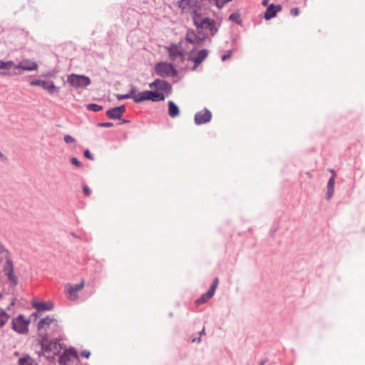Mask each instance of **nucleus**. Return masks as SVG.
Wrapping results in <instances>:
<instances>
[{
    "instance_id": "obj_1",
    "label": "nucleus",
    "mask_w": 365,
    "mask_h": 365,
    "mask_svg": "<svg viewBox=\"0 0 365 365\" xmlns=\"http://www.w3.org/2000/svg\"><path fill=\"white\" fill-rule=\"evenodd\" d=\"M193 24L198 29L207 31L211 35H215L217 31L214 19L203 16L200 11L193 16Z\"/></svg>"
},
{
    "instance_id": "obj_2",
    "label": "nucleus",
    "mask_w": 365,
    "mask_h": 365,
    "mask_svg": "<svg viewBox=\"0 0 365 365\" xmlns=\"http://www.w3.org/2000/svg\"><path fill=\"white\" fill-rule=\"evenodd\" d=\"M38 344L41 347V351L44 354L53 352L57 354L59 352V344L56 339L49 340L46 334L39 335Z\"/></svg>"
},
{
    "instance_id": "obj_3",
    "label": "nucleus",
    "mask_w": 365,
    "mask_h": 365,
    "mask_svg": "<svg viewBox=\"0 0 365 365\" xmlns=\"http://www.w3.org/2000/svg\"><path fill=\"white\" fill-rule=\"evenodd\" d=\"M165 96L160 92H153V91H145L135 93L133 92V99L135 103H141L145 101H152L153 102L163 101Z\"/></svg>"
},
{
    "instance_id": "obj_4",
    "label": "nucleus",
    "mask_w": 365,
    "mask_h": 365,
    "mask_svg": "<svg viewBox=\"0 0 365 365\" xmlns=\"http://www.w3.org/2000/svg\"><path fill=\"white\" fill-rule=\"evenodd\" d=\"M178 7L182 14H190L192 18L201 11V7L196 0H180Z\"/></svg>"
},
{
    "instance_id": "obj_5",
    "label": "nucleus",
    "mask_w": 365,
    "mask_h": 365,
    "mask_svg": "<svg viewBox=\"0 0 365 365\" xmlns=\"http://www.w3.org/2000/svg\"><path fill=\"white\" fill-rule=\"evenodd\" d=\"M67 82L76 88H84L91 84V80L88 76L74 73L68 76Z\"/></svg>"
},
{
    "instance_id": "obj_6",
    "label": "nucleus",
    "mask_w": 365,
    "mask_h": 365,
    "mask_svg": "<svg viewBox=\"0 0 365 365\" xmlns=\"http://www.w3.org/2000/svg\"><path fill=\"white\" fill-rule=\"evenodd\" d=\"M30 320L25 319L24 316L20 314L12 320V329L19 333L26 334L29 331Z\"/></svg>"
},
{
    "instance_id": "obj_7",
    "label": "nucleus",
    "mask_w": 365,
    "mask_h": 365,
    "mask_svg": "<svg viewBox=\"0 0 365 365\" xmlns=\"http://www.w3.org/2000/svg\"><path fill=\"white\" fill-rule=\"evenodd\" d=\"M155 71L157 75L164 78L175 74L173 65L165 62L158 63L155 67Z\"/></svg>"
},
{
    "instance_id": "obj_8",
    "label": "nucleus",
    "mask_w": 365,
    "mask_h": 365,
    "mask_svg": "<svg viewBox=\"0 0 365 365\" xmlns=\"http://www.w3.org/2000/svg\"><path fill=\"white\" fill-rule=\"evenodd\" d=\"M207 38L206 35L200 31L188 30L186 34V41L194 45H200Z\"/></svg>"
},
{
    "instance_id": "obj_9",
    "label": "nucleus",
    "mask_w": 365,
    "mask_h": 365,
    "mask_svg": "<svg viewBox=\"0 0 365 365\" xmlns=\"http://www.w3.org/2000/svg\"><path fill=\"white\" fill-rule=\"evenodd\" d=\"M150 88H156V91L153 92H160L165 96V93H169L171 91L172 87L170 83L164 80H155L149 84Z\"/></svg>"
},
{
    "instance_id": "obj_10",
    "label": "nucleus",
    "mask_w": 365,
    "mask_h": 365,
    "mask_svg": "<svg viewBox=\"0 0 365 365\" xmlns=\"http://www.w3.org/2000/svg\"><path fill=\"white\" fill-rule=\"evenodd\" d=\"M208 51L206 49L200 50L197 52L192 51L190 53V59L194 62L193 70L196 69L197 66L207 58Z\"/></svg>"
},
{
    "instance_id": "obj_11",
    "label": "nucleus",
    "mask_w": 365,
    "mask_h": 365,
    "mask_svg": "<svg viewBox=\"0 0 365 365\" xmlns=\"http://www.w3.org/2000/svg\"><path fill=\"white\" fill-rule=\"evenodd\" d=\"M78 358V354L74 349H70L66 350L59 358V364L61 365H71V362L73 359Z\"/></svg>"
},
{
    "instance_id": "obj_12",
    "label": "nucleus",
    "mask_w": 365,
    "mask_h": 365,
    "mask_svg": "<svg viewBox=\"0 0 365 365\" xmlns=\"http://www.w3.org/2000/svg\"><path fill=\"white\" fill-rule=\"evenodd\" d=\"M218 283V278H215L209 290L206 293H205L200 298L197 299L195 301V303L197 304H201L207 302L214 295V293L217 287Z\"/></svg>"
},
{
    "instance_id": "obj_13",
    "label": "nucleus",
    "mask_w": 365,
    "mask_h": 365,
    "mask_svg": "<svg viewBox=\"0 0 365 365\" xmlns=\"http://www.w3.org/2000/svg\"><path fill=\"white\" fill-rule=\"evenodd\" d=\"M51 326L58 327V321L53 317H46L38 322L37 329L39 331L42 330L47 331Z\"/></svg>"
},
{
    "instance_id": "obj_14",
    "label": "nucleus",
    "mask_w": 365,
    "mask_h": 365,
    "mask_svg": "<svg viewBox=\"0 0 365 365\" xmlns=\"http://www.w3.org/2000/svg\"><path fill=\"white\" fill-rule=\"evenodd\" d=\"M212 118V113L207 109L197 112L195 115V122L197 125L208 123Z\"/></svg>"
},
{
    "instance_id": "obj_15",
    "label": "nucleus",
    "mask_w": 365,
    "mask_h": 365,
    "mask_svg": "<svg viewBox=\"0 0 365 365\" xmlns=\"http://www.w3.org/2000/svg\"><path fill=\"white\" fill-rule=\"evenodd\" d=\"M15 68L23 71H36L38 68V64L29 59H25L21 61L18 65H15Z\"/></svg>"
},
{
    "instance_id": "obj_16",
    "label": "nucleus",
    "mask_w": 365,
    "mask_h": 365,
    "mask_svg": "<svg viewBox=\"0 0 365 365\" xmlns=\"http://www.w3.org/2000/svg\"><path fill=\"white\" fill-rule=\"evenodd\" d=\"M282 10V6L280 5H274L273 4H271L268 6L264 15V18L266 20H270L271 19L276 16L277 13L280 11Z\"/></svg>"
},
{
    "instance_id": "obj_17",
    "label": "nucleus",
    "mask_w": 365,
    "mask_h": 365,
    "mask_svg": "<svg viewBox=\"0 0 365 365\" xmlns=\"http://www.w3.org/2000/svg\"><path fill=\"white\" fill-rule=\"evenodd\" d=\"M12 68H15V64L12 61L6 62L0 61V75H11V70Z\"/></svg>"
},
{
    "instance_id": "obj_18",
    "label": "nucleus",
    "mask_w": 365,
    "mask_h": 365,
    "mask_svg": "<svg viewBox=\"0 0 365 365\" xmlns=\"http://www.w3.org/2000/svg\"><path fill=\"white\" fill-rule=\"evenodd\" d=\"M125 110L124 106L115 107L107 110V115L112 119H119Z\"/></svg>"
},
{
    "instance_id": "obj_19",
    "label": "nucleus",
    "mask_w": 365,
    "mask_h": 365,
    "mask_svg": "<svg viewBox=\"0 0 365 365\" xmlns=\"http://www.w3.org/2000/svg\"><path fill=\"white\" fill-rule=\"evenodd\" d=\"M170 58L175 61L178 58H182L184 56L183 51L176 45H172L168 48Z\"/></svg>"
},
{
    "instance_id": "obj_20",
    "label": "nucleus",
    "mask_w": 365,
    "mask_h": 365,
    "mask_svg": "<svg viewBox=\"0 0 365 365\" xmlns=\"http://www.w3.org/2000/svg\"><path fill=\"white\" fill-rule=\"evenodd\" d=\"M331 172L332 173V176L329 178L328 185H327L328 190H327V195L328 199H330L332 197V195H334L335 177L336 175L334 170H331Z\"/></svg>"
},
{
    "instance_id": "obj_21",
    "label": "nucleus",
    "mask_w": 365,
    "mask_h": 365,
    "mask_svg": "<svg viewBox=\"0 0 365 365\" xmlns=\"http://www.w3.org/2000/svg\"><path fill=\"white\" fill-rule=\"evenodd\" d=\"M168 114L171 118H175L180 114V110L174 102H168Z\"/></svg>"
},
{
    "instance_id": "obj_22",
    "label": "nucleus",
    "mask_w": 365,
    "mask_h": 365,
    "mask_svg": "<svg viewBox=\"0 0 365 365\" xmlns=\"http://www.w3.org/2000/svg\"><path fill=\"white\" fill-rule=\"evenodd\" d=\"M66 292L69 299L73 301L78 299V295L77 294V292L73 289L71 284L66 285Z\"/></svg>"
},
{
    "instance_id": "obj_23",
    "label": "nucleus",
    "mask_w": 365,
    "mask_h": 365,
    "mask_svg": "<svg viewBox=\"0 0 365 365\" xmlns=\"http://www.w3.org/2000/svg\"><path fill=\"white\" fill-rule=\"evenodd\" d=\"M41 87L49 93H54L57 91V88L52 82L43 81Z\"/></svg>"
},
{
    "instance_id": "obj_24",
    "label": "nucleus",
    "mask_w": 365,
    "mask_h": 365,
    "mask_svg": "<svg viewBox=\"0 0 365 365\" xmlns=\"http://www.w3.org/2000/svg\"><path fill=\"white\" fill-rule=\"evenodd\" d=\"M32 305L37 310H51L53 307L52 304L46 302H33Z\"/></svg>"
},
{
    "instance_id": "obj_25",
    "label": "nucleus",
    "mask_w": 365,
    "mask_h": 365,
    "mask_svg": "<svg viewBox=\"0 0 365 365\" xmlns=\"http://www.w3.org/2000/svg\"><path fill=\"white\" fill-rule=\"evenodd\" d=\"M10 316L4 310L0 309V328L3 327L9 321Z\"/></svg>"
},
{
    "instance_id": "obj_26",
    "label": "nucleus",
    "mask_w": 365,
    "mask_h": 365,
    "mask_svg": "<svg viewBox=\"0 0 365 365\" xmlns=\"http://www.w3.org/2000/svg\"><path fill=\"white\" fill-rule=\"evenodd\" d=\"M19 365H36L33 359L29 356L21 358L19 360Z\"/></svg>"
},
{
    "instance_id": "obj_27",
    "label": "nucleus",
    "mask_w": 365,
    "mask_h": 365,
    "mask_svg": "<svg viewBox=\"0 0 365 365\" xmlns=\"http://www.w3.org/2000/svg\"><path fill=\"white\" fill-rule=\"evenodd\" d=\"M229 19L232 21L235 22L237 24H241L242 23L241 15L240 12H235L230 14V16H229Z\"/></svg>"
},
{
    "instance_id": "obj_28",
    "label": "nucleus",
    "mask_w": 365,
    "mask_h": 365,
    "mask_svg": "<svg viewBox=\"0 0 365 365\" xmlns=\"http://www.w3.org/2000/svg\"><path fill=\"white\" fill-rule=\"evenodd\" d=\"M7 275H8V278H9L10 282L14 286L16 285L17 284V279H16V276L14 275L12 269H10L8 271Z\"/></svg>"
},
{
    "instance_id": "obj_29",
    "label": "nucleus",
    "mask_w": 365,
    "mask_h": 365,
    "mask_svg": "<svg viewBox=\"0 0 365 365\" xmlns=\"http://www.w3.org/2000/svg\"><path fill=\"white\" fill-rule=\"evenodd\" d=\"M87 108L90 110H93L94 112L100 111L103 109L101 106L95 103H91L87 106Z\"/></svg>"
},
{
    "instance_id": "obj_30",
    "label": "nucleus",
    "mask_w": 365,
    "mask_h": 365,
    "mask_svg": "<svg viewBox=\"0 0 365 365\" xmlns=\"http://www.w3.org/2000/svg\"><path fill=\"white\" fill-rule=\"evenodd\" d=\"M84 285H85V280L82 279L81 282L78 284H76V285L71 284V287L77 292L78 291L81 290L84 287Z\"/></svg>"
},
{
    "instance_id": "obj_31",
    "label": "nucleus",
    "mask_w": 365,
    "mask_h": 365,
    "mask_svg": "<svg viewBox=\"0 0 365 365\" xmlns=\"http://www.w3.org/2000/svg\"><path fill=\"white\" fill-rule=\"evenodd\" d=\"M133 91H131L130 93H127L125 95L118 94L116 96V97L118 100L127 99V98H133Z\"/></svg>"
},
{
    "instance_id": "obj_32",
    "label": "nucleus",
    "mask_w": 365,
    "mask_h": 365,
    "mask_svg": "<svg viewBox=\"0 0 365 365\" xmlns=\"http://www.w3.org/2000/svg\"><path fill=\"white\" fill-rule=\"evenodd\" d=\"M83 194L86 197H88L91 195V190H90V188L88 187V185H83Z\"/></svg>"
},
{
    "instance_id": "obj_33",
    "label": "nucleus",
    "mask_w": 365,
    "mask_h": 365,
    "mask_svg": "<svg viewBox=\"0 0 365 365\" xmlns=\"http://www.w3.org/2000/svg\"><path fill=\"white\" fill-rule=\"evenodd\" d=\"M63 139L66 143H73L75 141L74 138H73L71 135H66L64 136Z\"/></svg>"
},
{
    "instance_id": "obj_34",
    "label": "nucleus",
    "mask_w": 365,
    "mask_h": 365,
    "mask_svg": "<svg viewBox=\"0 0 365 365\" xmlns=\"http://www.w3.org/2000/svg\"><path fill=\"white\" fill-rule=\"evenodd\" d=\"M71 162L73 165L77 166V167H81V162L75 157L72 158L71 160Z\"/></svg>"
},
{
    "instance_id": "obj_35",
    "label": "nucleus",
    "mask_w": 365,
    "mask_h": 365,
    "mask_svg": "<svg viewBox=\"0 0 365 365\" xmlns=\"http://www.w3.org/2000/svg\"><path fill=\"white\" fill-rule=\"evenodd\" d=\"M84 156L86 158L91 160H93L94 159L93 156L92 155V154L90 153V151L88 150H86L84 151Z\"/></svg>"
},
{
    "instance_id": "obj_36",
    "label": "nucleus",
    "mask_w": 365,
    "mask_h": 365,
    "mask_svg": "<svg viewBox=\"0 0 365 365\" xmlns=\"http://www.w3.org/2000/svg\"><path fill=\"white\" fill-rule=\"evenodd\" d=\"M225 3H224V0H217L215 3V5L218 8L221 9Z\"/></svg>"
},
{
    "instance_id": "obj_37",
    "label": "nucleus",
    "mask_w": 365,
    "mask_h": 365,
    "mask_svg": "<svg viewBox=\"0 0 365 365\" xmlns=\"http://www.w3.org/2000/svg\"><path fill=\"white\" fill-rule=\"evenodd\" d=\"M43 81H41V80H34L31 82V86H42V83H43Z\"/></svg>"
},
{
    "instance_id": "obj_38",
    "label": "nucleus",
    "mask_w": 365,
    "mask_h": 365,
    "mask_svg": "<svg viewBox=\"0 0 365 365\" xmlns=\"http://www.w3.org/2000/svg\"><path fill=\"white\" fill-rule=\"evenodd\" d=\"M81 355L83 357H85V358L88 359L90 356L91 353L88 351H83L81 352Z\"/></svg>"
},
{
    "instance_id": "obj_39",
    "label": "nucleus",
    "mask_w": 365,
    "mask_h": 365,
    "mask_svg": "<svg viewBox=\"0 0 365 365\" xmlns=\"http://www.w3.org/2000/svg\"><path fill=\"white\" fill-rule=\"evenodd\" d=\"M290 13H291V14H292V16H297V15H298V14H299V10H298V9H297V8H294V9H292L291 10V12H290Z\"/></svg>"
},
{
    "instance_id": "obj_40",
    "label": "nucleus",
    "mask_w": 365,
    "mask_h": 365,
    "mask_svg": "<svg viewBox=\"0 0 365 365\" xmlns=\"http://www.w3.org/2000/svg\"><path fill=\"white\" fill-rule=\"evenodd\" d=\"M101 127H111L113 125L112 123H103L99 124Z\"/></svg>"
},
{
    "instance_id": "obj_41",
    "label": "nucleus",
    "mask_w": 365,
    "mask_h": 365,
    "mask_svg": "<svg viewBox=\"0 0 365 365\" xmlns=\"http://www.w3.org/2000/svg\"><path fill=\"white\" fill-rule=\"evenodd\" d=\"M230 55H231L230 51L229 52V53L223 55L222 56V61H225V60H227V58H229L230 57Z\"/></svg>"
},
{
    "instance_id": "obj_42",
    "label": "nucleus",
    "mask_w": 365,
    "mask_h": 365,
    "mask_svg": "<svg viewBox=\"0 0 365 365\" xmlns=\"http://www.w3.org/2000/svg\"><path fill=\"white\" fill-rule=\"evenodd\" d=\"M200 337L197 338V339H196V338L192 339V342H193V343L194 342H200Z\"/></svg>"
},
{
    "instance_id": "obj_43",
    "label": "nucleus",
    "mask_w": 365,
    "mask_h": 365,
    "mask_svg": "<svg viewBox=\"0 0 365 365\" xmlns=\"http://www.w3.org/2000/svg\"><path fill=\"white\" fill-rule=\"evenodd\" d=\"M269 0H263L262 1V5L266 6L268 5Z\"/></svg>"
},
{
    "instance_id": "obj_44",
    "label": "nucleus",
    "mask_w": 365,
    "mask_h": 365,
    "mask_svg": "<svg viewBox=\"0 0 365 365\" xmlns=\"http://www.w3.org/2000/svg\"><path fill=\"white\" fill-rule=\"evenodd\" d=\"M204 334H205V329L203 328L202 330L200 332V335L202 336Z\"/></svg>"
},
{
    "instance_id": "obj_45",
    "label": "nucleus",
    "mask_w": 365,
    "mask_h": 365,
    "mask_svg": "<svg viewBox=\"0 0 365 365\" xmlns=\"http://www.w3.org/2000/svg\"><path fill=\"white\" fill-rule=\"evenodd\" d=\"M259 365H264V363H263V362H261Z\"/></svg>"
}]
</instances>
